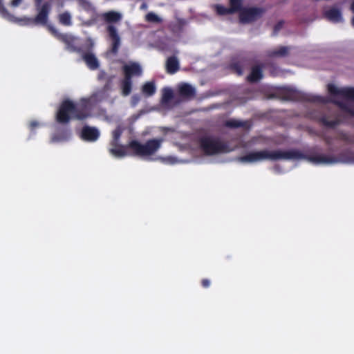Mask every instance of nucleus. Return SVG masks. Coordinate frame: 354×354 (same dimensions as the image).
I'll return each mask as SVG.
<instances>
[{"label":"nucleus","instance_id":"obj_1","mask_svg":"<svg viewBox=\"0 0 354 354\" xmlns=\"http://www.w3.org/2000/svg\"><path fill=\"white\" fill-rule=\"evenodd\" d=\"M162 139H150L145 144L138 140L130 141L127 146L118 144L117 147L109 149L111 154L117 158H122L129 155L145 156L154 154L161 147Z\"/></svg>","mask_w":354,"mask_h":354},{"label":"nucleus","instance_id":"obj_2","mask_svg":"<svg viewBox=\"0 0 354 354\" xmlns=\"http://www.w3.org/2000/svg\"><path fill=\"white\" fill-rule=\"evenodd\" d=\"M91 116V108L86 100L75 104L70 100H64L56 113V121L61 124H67L71 120H83Z\"/></svg>","mask_w":354,"mask_h":354},{"label":"nucleus","instance_id":"obj_3","mask_svg":"<svg viewBox=\"0 0 354 354\" xmlns=\"http://www.w3.org/2000/svg\"><path fill=\"white\" fill-rule=\"evenodd\" d=\"M304 153L297 149L288 151L281 150H261L252 151L240 158V160L243 162H257L266 160H294L303 159Z\"/></svg>","mask_w":354,"mask_h":354},{"label":"nucleus","instance_id":"obj_4","mask_svg":"<svg viewBox=\"0 0 354 354\" xmlns=\"http://www.w3.org/2000/svg\"><path fill=\"white\" fill-rule=\"evenodd\" d=\"M102 19L108 24L106 30L109 39L111 40V52L117 54L120 46V37L118 30L112 24L120 22L122 20V15L116 11L111 10L102 15Z\"/></svg>","mask_w":354,"mask_h":354},{"label":"nucleus","instance_id":"obj_5","mask_svg":"<svg viewBox=\"0 0 354 354\" xmlns=\"http://www.w3.org/2000/svg\"><path fill=\"white\" fill-rule=\"evenodd\" d=\"M303 159L315 164L354 163V151L346 149L339 153L337 156L324 154H304Z\"/></svg>","mask_w":354,"mask_h":354},{"label":"nucleus","instance_id":"obj_6","mask_svg":"<svg viewBox=\"0 0 354 354\" xmlns=\"http://www.w3.org/2000/svg\"><path fill=\"white\" fill-rule=\"evenodd\" d=\"M279 95L285 100L310 102L320 104H326L329 102L325 97L302 93L290 88H282L279 91Z\"/></svg>","mask_w":354,"mask_h":354},{"label":"nucleus","instance_id":"obj_7","mask_svg":"<svg viewBox=\"0 0 354 354\" xmlns=\"http://www.w3.org/2000/svg\"><path fill=\"white\" fill-rule=\"evenodd\" d=\"M199 145L205 154L212 156L229 151L228 145L211 136H203L199 140Z\"/></svg>","mask_w":354,"mask_h":354},{"label":"nucleus","instance_id":"obj_8","mask_svg":"<svg viewBox=\"0 0 354 354\" xmlns=\"http://www.w3.org/2000/svg\"><path fill=\"white\" fill-rule=\"evenodd\" d=\"M35 1L37 10H38V13L35 17H24L19 19V21L22 22V24L27 26H34L39 24L46 26L47 25L48 15L51 10V5L49 2H45L41 6H39V4L42 0Z\"/></svg>","mask_w":354,"mask_h":354},{"label":"nucleus","instance_id":"obj_9","mask_svg":"<svg viewBox=\"0 0 354 354\" xmlns=\"http://www.w3.org/2000/svg\"><path fill=\"white\" fill-rule=\"evenodd\" d=\"M47 28L52 35L66 45V49L69 52L81 53L84 51V44L81 46H78L77 44V39L74 36L60 33L54 26L50 24L47 25Z\"/></svg>","mask_w":354,"mask_h":354},{"label":"nucleus","instance_id":"obj_10","mask_svg":"<svg viewBox=\"0 0 354 354\" xmlns=\"http://www.w3.org/2000/svg\"><path fill=\"white\" fill-rule=\"evenodd\" d=\"M265 12L266 9L263 8H244L241 10V13H239V21L241 24H250L261 18Z\"/></svg>","mask_w":354,"mask_h":354},{"label":"nucleus","instance_id":"obj_11","mask_svg":"<svg viewBox=\"0 0 354 354\" xmlns=\"http://www.w3.org/2000/svg\"><path fill=\"white\" fill-rule=\"evenodd\" d=\"M94 43L91 38L86 39L84 44V51L82 53V59L91 70H96L100 64L95 55L91 53Z\"/></svg>","mask_w":354,"mask_h":354},{"label":"nucleus","instance_id":"obj_12","mask_svg":"<svg viewBox=\"0 0 354 354\" xmlns=\"http://www.w3.org/2000/svg\"><path fill=\"white\" fill-rule=\"evenodd\" d=\"M328 91L332 95H339L346 100L354 101V87L339 88L333 84H328Z\"/></svg>","mask_w":354,"mask_h":354},{"label":"nucleus","instance_id":"obj_13","mask_svg":"<svg viewBox=\"0 0 354 354\" xmlns=\"http://www.w3.org/2000/svg\"><path fill=\"white\" fill-rule=\"evenodd\" d=\"M124 77L131 79L133 76H140L142 73V70L140 65L137 62H131L129 64H125L122 68Z\"/></svg>","mask_w":354,"mask_h":354},{"label":"nucleus","instance_id":"obj_14","mask_svg":"<svg viewBox=\"0 0 354 354\" xmlns=\"http://www.w3.org/2000/svg\"><path fill=\"white\" fill-rule=\"evenodd\" d=\"M80 137L84 141L95 142L100 137V131L95 127L85 125L82 129Z\"/></svg>","mask_w":354,"mask_h":354},{"label":"nucleus","instance_id":"obj_15","mask_svg":"<svg viewBox=\"0 0 354 354\" xmlns=\"http://www.w3.org/2000/svg\"><path fill=\"white\" fill-rule=\"evenodd\" d=\"M178 93L181 97L190 99L195 96L196 90L192 85L187 83H183L178 86Z\"/></svg>","mask_w":354,"mask_h":354},{"label":"nucleus","instance_id":"obj_16","mask_svg":"<svg viewBox=\"0 0 354 354\" xmlns=\"http://www.w3.org/2000/svg\"><path fill=\"white\" fill-rule=\"evenodd\" d=\"M263 67L261 65H256L252 67L251 72L248 76V81L251 83L259 82L263 78Z\"/></svg>","mask_w":354,"mask_h":354},{"label":"nucleus","instance_id":"obj_17","mask_svg":"<svg viewBox=\"0 0 354 354\" xmlns=\"http://www.w3.org/2000/svg\"><path fill=\"white\" fill-rule=\"evenodd\" d=\"M224 126L230 129L243 128L248 130L250 128V124L248 121H242L236 119H230L224 122Z\"/></svg>","mask_w":354,"mask_h":354},{"label":"nucleus","instance_id":"obj_18","mask_svg":"<svg viewBox=\"0 0 354 354\" xmlns=\"http://www.w3.org/2000/svg\"><path fill=\"white\" fill-rule=\"evenodd\" d=\"M166 71L169 74L176 73L180 68V64L176 56H171L167 58L166 62Z\"/></svg>","mask_w":354,"mask_h":354},{"label":"nucleus","instance_id":"obj_19","mask_svg":"<svg viewBox=\"0 0 354 354\" xmlns=\"http://www.w3.org/2000/svg\"><path fill=\"white\" fill-rule=\"evenodd\" d=\"M324 15L329 21L334 23L341 22L343 20L342 12L338 8H332L326 10Z\"/></svg>","mask_w":354,"mask_h":354},{"label":"nucleus","instance_id":"obj_20","mask_svg":"<svg viewBox=\"0 0 354 354\" xmlns=\"http://www.w3.org/2000/svg\"><path fill=\"white\" fill-rule=\"evenodd\" d=\"M71 136V131L68 128H62L57 130L53 136V141L60 142L68 140Z\"/></svg>","mask_w":354,"mask_h":354},{"label":"nucleus","instance_id":"obj_21","mask_svg":"<svg viewBox=\"0 0 354 354\" xmlns=\"http://www.w3.org/2000/svg\"><path fill=\"white\" fill-rule=\"evenodd\" d=\"M121 93L123 96H128L132 90V80L124 77L120 82Z\"/></svg>","mask_w":354,"mask_h":354},{"label":"nucleus","instance_id":"obj_22","mask_svg":"<svg viewBox=\"0 0 354 354\" xmlns=\"http://www.w3.org/2000/svg\"><path fill=\"white\" fill-rule=\"evenodd\" d=\"M317 121L322 125L328 127V128H335L337 125L340 124V120L338 119H335L333 120H328L326 115H322L319 117Z\"/></svg>","mask_w":354,"mask_h":354},{"label":"nucleus","instance_id":"obj_23","mask_svg":"<svg viewBox=\"0 0 354 354\" xmlns=\"http://www.w3.org/2000/svg\"><path fill=\"white\" fill-rule=\"evenodd\" d=\"M156 91V88L153 82H147L142 86V92L147 97H150L154 95Z\"/></svg>","mask_w":354,"mask_h":354},{"label":"nucleus","instance_id":"obj_24","mask_svg":"<svg viewBox=\"0 0 354 354\" xmlns=\"http://www.w3.org/2000/svg\"><path fill=\"white\" fill-rule=\"evenodd\" d=\"M336 139L345 142L347 144H354V133L350 134L343 131H339L337 133Z\"/></svg>","mask_w":354,"mask_h":354},{"label":"nucleus","instance_id":"obj_25","mask_svg":"<svg viewBox=\"0 0 354 354\" xmlns=\"http://www.w3.org/2000/svg\"><path fill=\"white\" fill-rule=\"evenodd\" d=\"M333 102L336 104L342 111L354 118V109L351 107L348 104L339 100H333Z\"/></svg>","mask_w":354,"mask_h":354},{"label":"nucleus","instance_id":"obj_26","mask_svg":"<svg viewBox=\"0 0 354 354\" xmlns=\"http://www.w3.org/2000/svg\"><path fill=\"white\" fill-rule=\"evenodd\" d=\"M289 48L286 46H280L278 49L272 50L268 52V55L272 57H283L288 55Z\"/></svg>","mask_w":354,"mask_h":354},{"label":"nucleus","instance_id":"obj_27","mask_svg":"<svg viewBox=\"0 0 354 354\" xmlns=\"http://www.w3.org/2000/svg\"><path fill=\"white\" fill-rule=\"evenodd\" d=\"M230 10L232 14L241 13V10L244 8L243 7V0H230Z\"/></svg>","mask_w":354,"mask_h":354},{"label":"nucleus","instance_id":"obj_28","mask_svg":"<svg viewBox=\"0 0 354 354\" xmlns=\"http://www.w3.org/2000/svg\"><path fill=\"white\" fill-rule=\"evenodd\" d=\"M59 23L65 26L72 25L71 15L68 11H65L58 15Z\"/></svg>","mask_w":354,"mask_h":354},{"label":"nucleus","instance_id":"obj_29","mask_svg":"<svg viewBox=\"0 0 354 354\" xmlns=\"http://www.w3.org/2000/svg\"><path fill=\"white\" fill-rule=\"evenodd\" d=\"M230 68L239 75H242L243 73V64L241 61L232 62Z\"/></svg>","mask_w":354,"mask_h":354},{"label":"nucleus","instance_id":"obj_30","mask_svg":"<svg viewBox=\"0 0 354 354\" xmlns=\"http://www.w3.org/2000/svg\"><path fill=\"white\" fill-rule=\"evenodd\" d=\"M174 97L173 91L169 88H165L162 90V102H169Z\"/></svg>","mask_w":354,"mask_h":354},{"label":"nucleus","instance_id":"obj_31","mask_svg":"<svg viewBox=\"0 0 354 354\" xmlns=\"http://www.w3.org/2000/svg\"><path fill=\"white\" fill-rule=\"evenodd\" d=\"M214 9L217 15L224 16L227 15H232V12L229 8H226L222 5L216 4L214 5Z\"/></svg>","mask_w":354,"mask_h":354},{"label":"nucleus","instance_id":"obj_32","mask_svg":"<svg viewBox=\"0 0 354 354\" xmlns=\"http://www.w3.org/2000/svg\"><path fill=\"white\" fill-rule=\"evenodd\" d=\"M145 20L148 22L160 24L162 19L153 12L147 13L145 16Z\"/></svg>","mask_w":354,"mask_h":354},{"label":"nucleus","instance_id":"obj_33","mask_svg":"<svg viewBox=\"0 0 354 354\" xmlns=\"http://www.w3.org/2000/svg\"><path fill=\"white\" fill-rule=\"evenodd\" d=\"M122 135V130L120 128L115 129L113 131V139L110 143L111 147H117L119 140L120 138V136Z\"/></svg>","mask_w":354,"mask_h":354},{"label":"nucleus","instance_id":"obj_34","mask_svg":"<svg viewBox=\"0 0 354 354\" xmlns=\"http://www.w3.org/2000/svg\"><path fill=\"white\" fill-rule=\"evenodd\" d=\"M283 24H284V21L283 20H281V21H278L275 24V26H274V28H273V32H272V35L273 36H276L278 34V32L283 28Z\"/></svg>","mask_w":354,"mask_h":354},{"label":"nucleus","instance_id":"obj_35","mask_svg":"<svg viewBox=\"0 0 354 354\" xmlns=\"http://www.w3.org/2000/svg\"><path fill=\"white\" fill-rule=\"evenodd\" d=\"M0 13L4 17L10 18L12 17L3 6L2 0H0Z\"/></svg>","mask_w":354,"mask_h":354},{"label":"nucleus","instance_id":"obj_36","mask_svg":"<svg viewBox=\"0 0 354 354\" xmlns=\"http://www.w3.org/2000/svg\"><path fill=\"white\" fill-rule=\"evenodd\" d=\"M210 284V280L208 279H203L201 281V286L205 288H209Z\"/></svg>","mask_w":354,"mask_h":354},{"label":"nucleus","instance_id":"obj_37","mask_svg":"<svg viewBox=\"0 0 354 354\" xmlns=\"http://www.w3.org/2000/svg\"><path fill=\"white\" fill-rule=\"evenodd\" d=\"M39 126V122L35 120H32L29 123V128L31 131H33L35 128Z\"/></svg>","mask_w":354,"mask_h":354},{"label":"nucleus","instance_id":"obj_38","mask_svg":"<svg viewBox=\"0 0 354 354\" xmlns=\"http://www.w3.org/2000/svg\"><path fill=\"white\" fill-rule=\"evenodd\" d=\"M22 1L23 0H12L10 4L12 7H17L21 3Z\"/></svg>","mask_w":354,"mask_h":354},{"label":"nucleus","instance_id":"obj_39","mask_svg":"<svg viewBox=\"0 0 354 354\" xmlns=\"http://www.w3.org/2000/svg\"><path fill=\"white\" fill-rule=\"evenodd\" d=\"M81 4L84 7H86V6H90V3L87 1H85V0H82Z\"/></svg>","mask_w":354,"mask_h":354},{"label":"nucleus","instance_id":"obj_40","mask_svg":"<svg viewBox=\"0 0 354 354\" xmlns=\"http://www.w3.org/2000/svg\"><path fill=\"white\" fill-rule=\"evenodd\" d=\"M350 9L353 13H354V0L352 1Z\"/></svg>","mask_w":354,"mask_h":354},{"label":"nucleus","instance_id":"obj_41","mask_svg":"<svg viewBox=\"0 0 354 354\" xmlns=\"http://www.w3.org/2000/svg\"><path fill=\"white\" fill-rule=\"evenodd\" d=\"M147 8V4L146 3H142L141 5V9H144V8Z\"/></svg>","mask_w":354,"mask_h":354},{"label":"nucleus","instance_id":"obj_42","mask_svg":"<svg viewBox=\"0 0 354 354\" xmlns=\"http://www.w3.org/2000/svg\"><path fill=\"white\" fill-rule=\"evenodd\" d=\"M351 25L354 28V17L351 19Z\"/></svg>","mask_w":354,"mask_h":354},{"label":"nucleus","instance_id":"obj_43","mask_svg":"<svg viewBox=\"0 0 354 354\" xmlns=\"http://www.w3.org/2000/svg\"><path fill=\"white\" fill-rule=\"evenodd\" d=\"M326 142L328 144V145H330V142L329 140V138H326Z\"/></svg>","mask_w":354,"mask_h":354},{"label":"nucleus","instance_id":"obj_44","mask_svg":"<svg viewBox=\"0 0 354 354\" xmlns=\"http://www.w3.org/2000/svg\"><path fill=\"white\" fill-rule=\"evenodd\" d=\"M133 99H134V101H138V98L136 97L135 96L133 97Z\"/></svg>","mask_w":354,"mask_h":354},{"label":"nucleus","instance_id":"obj_45","mask_svg":"<svg viewBox=\"0 0 354 354\" xmlns=\"http://www.w3.org/2000/svg\"><path fill=\"white\" fill-rule=\"evenodd\" d=\"M133 99H134V101H138V98L136 97L135 96L133 97Z\"/></svg>","mask_w":354,"mask_h":354}]
</instances>
